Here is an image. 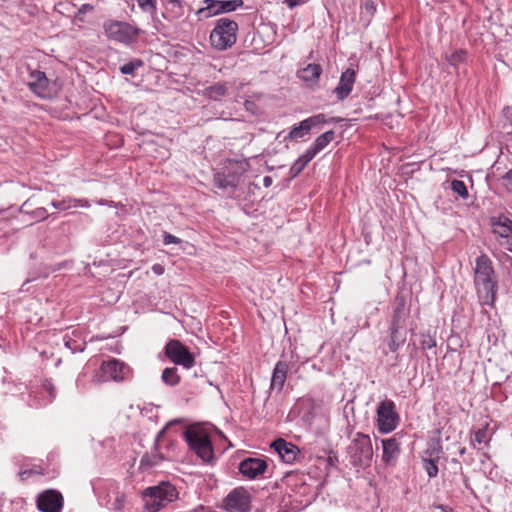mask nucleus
<instances>
[{
	"instance_id": "50",
	"label": "nucleus",
	"mask_w": 512,
	"mask_h": 512,
	"mask_svg": "<svg viewBox=\"0 0 512 512\" xmlns=\"http://www.w3.org/2000/svg\"><path fill=\"white\" fill-rule=\"evenodd\" d=\"M151 269H152L153 273L158 276L164 274V271H165L164 267L158 263L154 264Z\"/></svg>"
},
{
	"instance_id": "45",
	"label": "nucleus",
	"mask_w": 512,
	"mask_h": 512,
	"mask_svg": "<svg viewBox=\"0 0 512 512\" xmlns=\"http://www.w3.org/2000/svg\"><path fill=\"white\" fill-rule=\"evenodd\" d=\"M126 502V496L124 493L117 492L114 501L112 502V509L114 511H121Z\"/></svg>"
},
{
	"instance_id": "29",
	"label": "nucleus",
	"mask_w": 512,
	"mask_h": 512,
	"mask_svg": "<svg viewBox=\"0 0 512 512\" xmlns=\"http://www.w3.org/2000/svg\"><path fill=\"white\" fill-rule=\"evenodd\" d=\"M227 91L228 87L226 83H215L206 87L203 91V95L210 100L218 101L227 94Z\"/></svg>"
},
{
	"instance_id": "48",
	"label": "nucleus",
	"mask_w": 512,
	"mask_h": 512,
	"mask_svg": "<svg viewBox=\"0 0 512 512\" xmlns=\"http://www.w3.org/2000/svg\"><path fill=\"white\" fill-rule=\"evenodd\" d=\"M163 242L165 245H169V244H179L181 243V239L168 233V232H164V235H163Z\"/></svg>"
},
{
	"instance_id": "57",
	"label": "nucleus",
	"mask_w": 512,
	"mask_h": 512,
	"mask_svg": "<svg viewBox=\"0 0 512 512\" xmlns=\"http://www.w3.org/2000/svg\"><path fill=\"white\" fill-rule=\"evenodd\" d=\"M503 179L512 184V168L506 172V174L503 176Z\"/></svg>"
},
{
	"instance_id": "40",
	"label": "nucleus",
	"mask_w": 512,
	"mask_h": 512,
	"mask_svg": "<svg viewBox=\"0 0 512 512\" xmlns=\"http://www.w3.org/2000/svg\"><path fill=\"white\" fill-rule=\"evenodd\" d=\"M144 62L141 59H134L120 67V72L124 75H132L136 69L143 66Z\"/></svg>"
},
{
	"instance_id": "32",
	"label": "nucleus",
	"mask_w": 512,
	"mask_h": 512,
	"mask_svg": "<svg viewBox=\"0 0 512 512\" xmlns=\"http://www.w3.org/2000/svg\"><path fill=\"white\" fill-rule=\"evenodd\" d=\"M161 379L166 385L172 387L177 386L181 381V377L178 374V369L176 367L165 368L162 372Z\"/></svg>"
},
{
	"instance_id": "28",
	"label": "nucleus",
	"mask_w": 512,
	"mask_h": 512,
	"mask_svg": "<svg viewBox=\"0 0 512 512\" xmlns=\"http://www.w3.org/2000/svg\"><path fill=\"white\" fill-rule=\"evenodd\" d=\"M64 345L71 350L72 353L83 352L86 342L78 337L77 332L73 331L72 335L66 333L63 337Z\"/></svg>"
},
{
	"instance_id": "19",
	"label": "nucleus",
	"mask_w": 512,
	"mask_h": 512,
	"mask_svg": "<svg viewBox=\"0 0 512 512\" xmlns=\"http://www.w3.org/2000/svg\"><path fill=\"white\" fill-rule=\"evenodd\" d=\"M289 368V363L283 360H279L275 364L272 371L269 394H271L274 390H276L277 393L282 392L287 379Z\"/></svg>"
},
{
	"instance_id": "20",
	"label": "nucleus",
	"mask_w": 512,
	"mask_h": 512,
	"mask_svg": "<svg viewBox=\"0 0 512 512\" xmlns=\"http://www.w3.org/2000/svg\"><path fill=\"white\" fill-rule=\"evenodd\" d=\"M241 175L230 170H224L214 174L213 183L216 187L223 190L234 192L240 184Z\"/></svg>"
},
{
	"instance_id": "62",
	"label": "nucleus",
	"mask_w": 512,
	"mask_h": 512,
	"mask_svg": "<svg viewBox=\"0 0 512 512\" xmlns=\"http://www.w3.org/2000/svg\"><path fill=\"white\" fill-rule=\"evenodd\" d=\"M458 453H459V455L463 456L466 453V448L465 447H460L459 450H458Z\"/></svg>"
},
{
	"instance_id": "6",
	"label": "nucleus",
	"mask_w": 512,
	"mask_h": 512,
	"mask_svg": "<svg viewBox=\"0 0 512 512\" xmlns=\"http://www.w3.org/2000/svg\"><path fill=\"white\" fill-rule=\"evenodd\" d=\"M191 451L201 458L204 462L210 461L213 456V446L210 436L202 430L186 429L183 433Z\"/></svg>"
},
{
	"instance_id": "37",
	"label": "nucleus",
	"mask_w": 512,
	"mask_h": 512,
	"mask_svg": "<svg viewBox=\"0 0 512 512\" xmlns=\"http://www.w3.org/2000/svg\"><path fill=\"white\" fill-rule=\"evenodd\" d=\"M49 213L46 208L44 207H36L35 209L31 210L29 218L31 220L30 225L33 223L41 222L46 220L49 217Z\"/></svg>"
},
{
	"instance_id": "56",
	"label": "nucleus",
	"mask_w": 512,
	"mask_h": 512,
	"mask_svg": "<svg viewBox=\"0 0 512 512\" xmlns=\"http://www.w3.org/2000/svg\"><path fill=\"white\" fill-rule=\"evenodd\" d=\"M272 182H273V180H272V177H270V176H265V177L263 178V185H264L266 188L270 187V186L272 185Z\"/></svg>"
},
{
	"instance_id": "3",
	"label": "nucleus",
	"mask_w": 512,
	"mask_h": 512,
	"mask_svg": "<svg viewBox=\"0 0 512 512\" xmlns=\"http://www.w3.org/2000/svg\"><path fill=\"white\" fill-rule=\"evenodd\" d=\"M349 464L357 469H366L371 466L374 450L369 435L357 432L346 448Z\"/></svg>"
},
{
	"instance_id": "12",
	"label": "nucleus",
	"mask_w": 512,
	"mask_h": 512,
	"mask_svg": "<svg viewBox=\"0 0 512 512\" xmlns=\"http://www.w3.org/2000/svg\"><path fill=\"white\" fill-rule=\"evenodd\" d=\"M204 2L207 6L200 8L197 14L204 15L206 18L235 11L244 5L243 0H204Z\"/></svg>"
},
{
	"instance_id": "43",
	"label": "nucleus",
	"mask_w": 512,
	"mask_h": 512,
	"mask_svg": "<svg viewBox=\"0 0 512 512\" xmlns=\"http://www.w3.org/2000/svg\"><path fill=\"white\" fill-rule=\"evenodd\" d=\"M307 121L309 122L311 128L313 129L314 127H316L318 125L327 124L328 118L326 117L325 114L320 113V114H316L311 117H308Z\"/></svg>"
},
{
	"instance_id": "18",
	"label": "nucleus",
	"mask_w": 512,
	"mask_h": 512,
	"mask_svg": "<svg viewBox=\"0 0 512 512\" xmlns=\"http://www.w3.org/2000/svg\"><path fill=\"white\" fill-rule=\"evenodd\" d=\"M356 81V71L353 68H347L342 72L338 85L333 90L339 101H344L352 92Z\"/></svg>"
},
{
	"instance_id": "17",
	"label": "nucleus",
	"mask_w": 512,
	"mask_h": 512,
	"mask_svg": "<svg viewBox=\"0 0 512 512\" xmlns=\"http://www.w3.org/2000/svg\"><path fill=\"white\" fill-rule=\"evenodd\" d=\"M270 448L279 455L283 462L288 464L294 463L300 454V450L296 445L283 438H277L274 440L270 444Z\"/></svg>"
},
{
	"instance_id": "63",
	"label": "nucleus",
	"mask_w": 512,
	"mask_h": 512,
	"mask_svg": "<svg viewBox=\"0 0 512 512\" xmlns=\"http://www.w3.org/2000/svg\"><path fill=\"white\" fill-rule=\"evenodd\" d=\"M368 119H375V120H378V119H380V117H379V115H378V114H376V115H374V116H369V117H368Z\"/></svg>"
},
{
	"instance_id": "59",
	"label": "nucleus",
	"mask_w": 512,
	"mask_h": 512,
	"mask_svg": "<svg viewBox=\"0 0 512 512\" xmlns=\"http://www.w3.org/2000/svg\"><path fill=\"white\" fill-rule=\"evenodd\" d=\"M338 458H337V455L335 453H331L329 456H328V463L330 465H333L334 461H337Z\"/></svg>"
},
{
	"instance_id": "44",
	"label": "nucleus",
	"mask_w": 512,
	"mask_h": 512,
	"mask_svg": "<svg viewBox=\"0 0 512 512\" xmlns=\"http://www.w3.org/2000/svg\"><path fill=\"white\" fill-rule=\"evenodd\" d=\"M156 1L157 0H137V3L139 5V7L145 11V12H149V13H155L156 12Z\"/></svg>"
},
{
	"instance_id": "53",
	"label": "nucleus",
	"mask_w": 512,
	"mask_h": 512,
	"mask_svg": "<svg viewBox=\"0 0 512 512\" xmlns=\"http://www.w3.org/2000/svg\"><path fill=\"white\" fill-rule=\"evenodd\" d=\"M451 462H452V464L455 465L456 470L459 471L460 476H463V468L461 466V463L457 459H455V458H453L451 460Z\"/></svg>"
},
{
	"instance_id": "41",
	"label": "nucleus",
	"mask_w": 512,
	"mask_h": 512,
	"mask_svg": "<svg viewBox=\"0 0 512 512\" xmlns=\"http://www.w3.org/2000/svg\"><path fill=\"white\" fill-rule=\"evenodd\" d=\"M451 188L461 198H463V199L468 198V196H469L468 189L466 187V184L463 181L458 180V179L452 180Z\"/></svg>"
},
{
	"instance_id": "39",
	"label": "nucleus",
	"mask_w": 512,
	"mask_h": 512,
	"mask_svg": "<svg viewBox=\"0 0 512 512\" xmlns=\"http://www.w3.org/2000/svg\"><path fill=\"white\" fill-rule=\"evenodd\" d=\"M466 56L467 52L463 49H459L454 51L451 55L446 56V60L449 62L450 65L456 68L460 63L465 61Z\"/></svg>"
},
{
	"instance_id": "23",
	"label": "nucleus",
	"mask_w": 512,
	"mask_h": 512,
	"mask_svg": "<svg viewBox=\"0 0 512 512\" xmlns=\"http://www.w3.org/2000/svg\"><path fill=\"white\" fill-rule=\"evenodd\" d=\"M387 346L389 352L396 353L406 341V329L389 327Z\"/></svg>"
},
{
	"instance_id": "16",
	"label": "nucleus",
	"mask_w": 512,
	"mask_h": 512,
	"mask_svg": "<svg viewBox=\"0 0 512 512\" xmlns=\"http://www.w3.org/2000/svg\"><path fill=\"white\" fill-rule=\"evenodd\" d=\"M489 222L495 235L507 239L506 249L512 252V219L505 214H500L492 216Z\"/></svg>"
},
{
	"instance_id": "33",
	"label": "nucleus",
	"mask_w": 512,
	"mask_h": 512,
	"mask_svg": "<svg viewBox=\"0 0 512 512\" xmlns=\"http://www.w3.org/2000/svg\"><path fill=\"white\" fill-rule=\"evenodd\" d=\"M360 8V19L370 22L376 12V4L374 0H362Z\"/></svg>"
},
{
	"instance_id": "7",
	"label": "nucleus",
	"mask_w": 512,
	"mask_h": 512,
	"mask_svg": "<svg viewBox=\"0 0 512 512\" xmlns=\"http://www.w3.org/2000/svg\"><path fill=\"white\" fill-rule=\"evenodd\" d=\"M104 32L110 40L124 44H131L137 41L140 29L128 22L108 20L103 25Z\"/></svg>"
},
{
	"instance_id": "51",
	"label": "nucleus",
	"mask_w": 512,
	"mask_h": 512,
	"mask_svg": "<svg viewBox=\"0 0 512 512\" xmlns=\"http://www.w3.org/2000/svg\"><path fill=\"white\" fill-rule=\"evenodd\" d=\"M284 2L286 3V5L289 8H294V7L304 3V0H285Z\"/></svg>"
},
{
	"instance_id": "13",
	"label": "nucleus",
	"mask_w": 512,
	"mask_h": 512,
	"mask_svg": "<svg viewBox=\"0 0 512 512\" xmlns=\"http://www.w3.org/2000/svg\"><path fill=\"white\" fill-rule=\"evenodd\" d=\"M410 309L407 306V299L403 292H398L392 303V315L389 327L406 329V320Z\"/></svg>"
},
{
	"instance_id": "2",
	"label": "nucleus",
	"mask_w": 512,
	"mask_h": 512,
	"mask_svg": "<svg viewBox=\"0 0 512 512\" xmlns=\"http://www.w3.org/2000/svg\"><path fill=\"white\" fill-rule=\"evenodd\" d=\"M178 491L170 482H160L142 491L144 509L147 512H159L178 498Z\"/></svg>"
},
{
	"instance_id": "49",
	"label": "nucleus",
	"mask_w": 512,
	"mask_h": 512,
	"mask_svg": "<svg viewBox=\"0 0 512 512\" xmlns=\"http://www.w3.org/2000/svg\"><path fill=\"white\" fill-rule=\"evenodd\" d=\"M180 421L179 420H173V421H170L169 423H167L157 434L156 436V439H155V443H157V447H159V441L160 439L165 435L167 429L176 424V423H179Z\"/></svg>"
},
{
	"instance_id": "38",
	"label": "nucleus",
	"mask_w": 512,
	"mask_h": 512,
	"mask_svg": "<svg viewBox=\"0 0 512 512\" xmlns=\"http://www.w3.org/2000/svg\"><path fill=\"white\" fill-rule=\"evenodd\" d=\"M34 475H45V469L40 465H34L31 469L21 470L18 476L22 482Z\"/></svg>"
},
{
	"instance_id": "61",
	"label": "nucleus",
	"mask_w": 512,
	"mask_h": 512,
	"mask_svg": "<svg viewBox=\"0 0 512 512\" xmlns=\"http://www.w3.org/2000/svg\"><path fill=\"white\" fill-rule=\"evenodd\" d=\"M461 478L464 482L465 487L470 489L469 478L464 473H463V476H461Z\"/></svg>"
},
{
	"instance_id": "52",
	"label": "nucleus",
	"mask_w": 512,
	"mask_h": 512,
	"mask_svg": "<svg viewBox=\"0 0 512 512\" xmlns=\"http://www.w3.org/2000/svg\"><path fill=\"white\" fill-rule=\"evenodd\" d=\"M97 203L101 206L117 207V204L115 202L106 199H100L99 201H97Z\"/></svg>"
},
{
	"instance_id": "15",
	"label": "nucleus",
	"mask_w": 512,
	"mask_h": 512,
	"mask_svg": "<svg viewBox=\"0 0 512 512\" xmlns=\"http://www.w3.org/2000/svg\"><path fill=\"white\" fill-rule=\"evenodd\" d=\"M400 433L394 434L390 438L382 439V461L387 466H394L401 453Z\"/></svg>"
},
{
	"instance_id": "25",
	"label": "nucleus",
	"mask_w": 512,
	"mask_h": 512,
	"mask_svg": "<svg viewBox=\"0 0 512 512\" xmlns=\"http://www.w3.org/2000/svg\"><path fill=\"white\" fill-rule=\"evenodd\" d=\"M51 205L60 211H65L73 207H90V202L87 199H76L72 197H65L61 200H53Z\"/></svg>"
},
{
	"instance_id": "58",
	"label": "nucleus",
	"mask_w": 512,
	"mask_h": 512,
	"mask_svg": "<svg viewBox=\"0 0 512 512\" xmlns=\"http://www.w3.org/2000/svg\"><path fill=\"white\" fill-rule=\"evenodd\" d=\"M170 4H172L174 7L182 8V2L181 0H167Z\"/></svg>"
},
{
	"instance_id": "47",
	"label": "nucleus",
	"mask_w": 512,
	"mask_h": 512,
	"mask_svg": "<svg viewBox=\"0 0 512 512\" xmlns=\"http://www.w3.org/2000/svg\"><path fill=\"white\" fill-rule=\"evenodd\" d=\"M486 438H487V430L485 428H482V429H478L475 432L473 441L478 444H481V443L486 442Z\"/></svg>"
},
{
	"instance_id": "54",
	"label": "nucleus",
	"mask_w": 512,
	"mask_h": 512,
	"mask_svg": "<svg viewBox=\"0 0 512 512\" xmlns=\"http://www.w3.org/2000/svg\"><path fill=\"white\" fill-rule=\"evenodd\" d=\"M93 10V6L90 5V4H83L80 8H79V11L78 13L81 14V13H86L87 11H91Z\"/></svg>"
},
{
	"instance_id": "60",
	"label": "nucleus",
	"mask_w": 512,
	"mask_h": 512,
	"mask_svg": "<svg viewBox=\"0 0 512 512\" xmlns=\"http://www.w3.org/2000/svg\"><path fill=\"white\" fill-rule=\"evenodd\" d=\"M343 119L341 117H330L328 123H340Z\"/></svg>"
},
{
	"instance_id": "11",
	"label": "nucleus",
	"mask_w": 512,
	"mask_h": 512,
	"mask_svg": "<svg viewBox=\"0 0 512 512\" xmlns=\"http://www.w3.org/2000/svg\"><path fill=\"white\" fill-rule=\"evenodd\" d=\"M268 469V461L264 456L244 458L238 465L239 473L248 480L263 478Z\"/></svg>"
},
{
	"instance_id": "10",
	"label": "nucleus",
	"mask_w": 512,
	"mask_h": 512,
	"mask_svg": "<svg viewBox=\"0 0 512 512\" xmlns=\"http://www.w3.org/2000/svg\"><path fill=\"white\" fill-rule=\"evenodd\" d=\"M251 507V495L242 486L234 488L223 499L221 508L227 512H248Z\"/></svg>"
},
{
	"instance_id": "21",
	"label": "nucleus",
	"mask_w": 512,
	"mask_h": 512,
	"mask_svg": "<svg viewBox=\"0 0 512 512\" xmlns=\"http://www.w3.org/2000/svg\"><path fill=\"white\" fill-rule=\"evenodd\" d=\"M49 80L46 74L39 70H33L29 75L28 86L31 91L40 97H44L48 90Z\"/></svg>"
},
{
	"instance_id": "9",
	"label": "nucleus",
	"mask_w": 512,
	"mask_h": 512,
	"mask_svg": "<svg viewBox=\"0 0 512 512\" xmlns=\"http://www.w3.org/2000/svg\"><path fill=\"white\" fill-rule=\"evenodd\" d=\"M164 354L172 363L186 369L195 365V355L180 340H169L164 347Z\"/></svg>"
},
{
	"instance_id": "26",
	"label": "nucleus",
	"mask_w": 512,
	"mask_h": 512,
	"mask_svg": "<svg viewBox=\"0 0 512 512\" xmlns=\"http://www.w3.org/2000/svg\"><path fill=\"white\" fill-rule=\"evenodd\" d=\"M315 156L307 149L304 154L300 155L292 164L289 170L290 178H296L308 165Z\"/></svg>"
},
{
	"instance_id": "5",
	"label": "nucleus",
	"mask_w": 512,
	"mask_h": 512,
	"mask_svg": "<svg viewBox=\"0 0 512 512\" xmlns=\"http://www.w3.org/2000/svg\"><path fill=\"white\" fill-rule=\"evenodd\" d=\"M131 376L132 369L126 363L112 358L101 363L92 381L97 384L108 381L123 382Z\"/></svg>"
},
{
	"instance_id": "64",
	"label": "nucleus",
	"mask_w": 512,
	"mask_h": 512,
	"mask_svg": "<svg viewBox=\"0 0 512 512\" xmlns=\"http://www.w3.org/2000/svg\"><path fill=\"white\" fill-rule=\"evenodd\" d=\"M508 120L510 121V124L512 125V112L510 116H507Z\"/></svg>"
},
{
	"instance_id": "42",
	"label": "nucleus",
	"mask_w": 512,
	"mask_h": 512,
	"mask_svg": "<svg viewBox=\"0 0 512 512\" xmlns=\"http://www.w3.org/2000/svg\"><path fill=\"white\" fill-rule=\"evenodd\" d=\"M38 203L36 195H32L20 206L19 213L29 217L31 210L35 209Z\"/></svg>"
},
{
	"instance_id": "22",
	"label": "nucleus",
	"mask_w": 512,
	"mask_h": 512,
	"mask_svg": "<svg viewBox=\"0 0 512 512\" xmlns=\"http://www.w3.org/2000/svg\"><path fill=\"white\" fill-rule=\"evenodd\" d=\"M164 460H166V457L164 456V454H162L159 451V447H157V443H154L153 450L151 452H146L141 457L140 469H142V470L151 469V468L159 465Z\"/></svg>"
},
{
	"instance_id": "14",
	"label": "nucleus",
	"mask_w": 512,
	"mask_h": 512,
	"mask_svg": "<svg viewBox=\"0 0 512 512\" xmlns=\"http://www.w3.org/2000/svg\"><path fill=\"white\" fill-rule=\"evenodd\" d=\"M36 505L41 512H61L63 508L62 494L56 490H46L37 496Z\"/></svg>"
},
{
	"instance_id": "35",
	"label": "nucleus",
	"mask_w": 512,
	"mask_h": 512,
	"mask_svg": "<svg viewBox=\"0 0 512 512\" xmlns=\"http://www.w3.org/2000/svg\"><path fill=\"white\" fill-rule=\"evenodd\" d=\"M419 337V343L422 350H429L436 347V339L433 335H431L430 331L419 333Z\"/></svg>"
},
{
	"instance_id": "55",
	"label": "nucleus",
	"mask_w": 512,
	"mask_h": 512,
	"mask_svg": "<svg viewBox=\"0 0 512 512\" xmlns=\"http://www.w3.org/2000/svg\"><path fill=\"white\" fill-rule=\"evenodd\" d=\"M437 509H440L443 512H454L453 508L447 505L439 504L436 506Z\"/></svg>"
},
{
	"instance_id": "36",
	"label": "nucleus",
	"mask_w": 512,
	"mask_h": 512,
	"mask_svg": "<svg viewBox=\"0 0 512 512\" xmlns=\"http://www.w3.org/2000/svg\"><path fill=\"white\" fill-rule=\"evenodd\" d=\"M438 462L439 460L422 458L423 468L426 471L429 478H435L438 475Z\"/></svg>"
},
{
	"instance_id": "34",
	"label": "nucleus",
	"mask_w": 512,
	"mask_h": 512,
	"mask_svg": "<svg viewBox=\"0 0 512 512\" xmlns=\"http://www.w3.org/2000/svg\"><path fill=\"white\" fill-rule=\"evenodd\" d=\"M61 268V265L58 264V265H55V266H44L43 268L40 269V272L39 274H37L36 276H33V277H30L28 278L22 285L21 287V290L22 291H28V288H25V286L31 282V281H34L36 280L38 277H43V278H47L51 273L53 272H56L57 270H59Z\"/></svg>"
},
{
	"instance_id": "30",
	"label": "nucleus",
	"mask_w": 512,
	"mask_h": 512,
	"mask_svg": "<svg viewBox=\"0 0 512 512\" xmlns=\"http://www.w3.org/2000/svg\"><path fill=\"white\" fill-rule=\"evenodd\" d=\"M311 130L312 128L306 118L291 128L287 138L290 140L301 139L304 138Z\"/></svg>"
},
{
	"instance_id": "4",
	"label": "nucleus",
	"mask_w": 512,
	"mask_h": 512,
	"mask_svg": "<svg viewBox=\"0 0 512 512\" xmlns=\"http://www.w3.org/2000/svg\"><path fill=\"white\" fill-rule=\"evenodd\" d=\"M238 23L229 18H220L210 33L212 47L219 51L231 48L237 40Z\"/></svg>"
},
{
	"instance_id": "1",
	"label": "nucleus",
	"mask_w": 512,
	"mask_h": 512,
	"mask_svg": "<svg viewBox=\"0 0 512 512\" xmlns=\"http://www.w3.org/2000/svg\"><path fill=\"white\" fill-rule=\"evenodd\" d=\"M474 283L483 303L492 305L496 298L498 285L492 261L484 253L476 258Z\"/></svg>"
},
{
	"instance_id": "31",
	"label": "nucleus",
	"mask_w": 512,
	"mask_h": 512,
	"mask_svg": "<svg viewBox=\"0 0 512 512\" xmlns=\"http://www.w3.org/2000/svg\"><path fill=\"white\" fill-rule=\"evenodd\" d=\"M442 444L440 438H432L428 444L427 449L424 451V457L429 459L440 460L442 453Z\"/></svg>"
},
{
	"instance_id": "8",
	"label": "nucleus",
	"mask_w": 512,
	"mask_h": 512,
	"mask_svg": "<svg viewBox=\"0 0 512 512\" xmlns=\"http://www.w3.org/2000/svg\"><path fill=\"white\" fill-rule=\"evenodd\" d=\"M376 415L378 431L383 434H387L395 430L400 421L396 405L390 399H385L379 402L376 409Z\"/></svg>"
},
{
	"instance_id": "24",
	"label": "nucleus",
	"mask_w": 512,
	"mask_h": 512,
	"mask_svg": "<svg viewBox=\"0 0 512 512\" xmlns=\"http://www.w3.org/2000/svg\"><path fill=\"white\" fill-rule=\"evenodd\" d=\"M322 67L320 64L310 63L306 67L297 72L298 77L307 83L316 84L322 74Z\"/></svg>"
},
{
	"instance_id": "27",
	"label": "nucleus",
	"mask_w": 512,
	"mask_h": 512,
	"mask_svg": "<svg viewBox=\"0 0 512 512\" xmlns=\"http://www.w3.org/2000/svg\"><path fill=\"white\" fill-rule=\"evenodd\" d=\"M335 139V132L333 130H329L319 135L313 144L308 148V150L316 156L320 151H322L331 141Z\"/></svg>"
},
{
	"instance_id": "46",
	"label": "nucleus",
	"mask_w": 512,
	"mask_h": 512,
	"mask_svg": "<svg viewBox=\"0 0 512 512\" xmlns=\"http://www.w3.org/2000/svg\"><path fill=\"white\" fill-rule=\"evenodd\" d=\"M43 389L48 393L51 399H54L56 396V388L50 380H44L42 384Z\"/></svg>"
}]
</instances>
